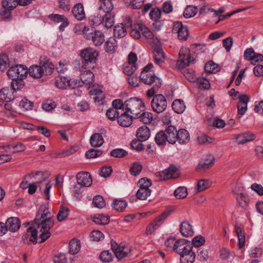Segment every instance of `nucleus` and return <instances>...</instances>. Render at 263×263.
I'll return each instance as SVG.
<instances>
[{
    "label": "nucleus",
    "instance_id": "f257e3e1",
    "mask_svg": "<svg viewBox=\"0 0 263 263\" xmlns=\"http://www.w3.org/2000/svg\"><path fill=\"white\" fill-rule=\"evenodd\" d=\"M153 64L149 63L143 68L140 76L141 81L145 84H153V86L147 91V96L148 98L152 97L162 85L160 79L155 76L154 72L151 70Z\"/></svg>",
    "mask_w": 263,
    "mask_h": 263
},
{
    "label": "nucleus",
    "instance_id": "f03ea898",
    "mask_svg": "<svg viewBox=\"0 0 263 263\" xmlns=\"http://www.w3.org/2000/svg\"><path fill=\"white\" fill-rule=\"evenodd\" d=\"M144 104L140 99L132 98L124 102V110L130 115H133L136 119L140 112L143 110Z\"/></svg>",
    "mask_w": 263,
    "mask_h": 263
},
{
    "label": "nucleus",
    "instance_id": "7ed1b4c3",
    "mask_svg": "<svg viewBox=\"0 0 263 263\" xmlns=\"http://www.w3.org/2000/svg\"><path fill=\"white\" fill-rule=\"evenodd\" d=\"M53 225L54 221L50 217L43 219L38 225L40 232L39 238L41 239V240L39 242V243L44 242L50 236L51 234L49 231L53 227Z\"/></svg>",
    "mask_w": 263,
    "mask_h": 263
},
{
    "label": "nucleus",
    "instance_id": "20e7f679",
    "mask_svg": "<svg viewBox=\"0 0 263 263\" xmlns=\"http://www.w3.org/2000/svg\"><path fill=\"white\" fill-rule=\"evenodd\" d=\"M55 85L57 87L65 89L67 87L70 89H75L81 86L80 82L74 79L69 80L66 77L58 76L55 78Z\"/></svg>",
    "mask_w": 263,
    "mask_h": 263
},
{
    "label": "nucleus",
    "instance_id": "39448f33",
    "mask_svg": "<svg viewBox=\"0 0 263 263\" xmlns=\"http://www.w3.org/2000/svg\"><path fill=\"white\" fill-rule=\"evenodd\" d=\"M153 97V98L151 102L153 110L158 114L163 112L167 107L166 98L161 94L154 95Z\"/></svg>",
    "mask_w": 263,
    "mask_h": 263
},
{
    "label": "nucleus",
    "instance_id": "423d86ee",
    "mask_svg": "<svg viewBox=\"0 0 263 263\" xmlns=\"http://www.w3.org/2000/svg\"><path fill=\"white\" fill-rule=\"evenodd\" d=\"M112 9V4L109 3V1H107L106 6L104 7L103 21L102 25L107 29L110 28L114 24V15L111 12Z\"/></svg>",
    "mask_w": 263,
    "mask_h": 263
},
{
    "label": "nucleus",
    "instance_id": "0eeeda50",
    "mask_svg": "<svg viewBox=\"0 0 263 263\" xmlns=\"http://www.w3.org/2000/svg\"><path fill=\"white\" fill-rule=\"evenodd\" d=\"M80 55L84 60V65L86 66L96 63L99 53L92 48H86L81 50Z\"/></svg>",
    "mask_w": 263,
    "mask_h": 263
},
{
    "label": "nucleus",
    "instance_id": "6e6552de",
    "mask_svg": "<svg viewBox=\"0 0 263 263\" xmlns=\"http://www.w3.org/2000/svg\"><path fill=\"white\" fill-rule=\"evenodd\" d=\"M194 59H191L190 51L189 48H181L179 53L177 64L178 66L183 68L189 65L190 63H194Z\"/></svg>",
    "mask_w": 263,
    "mask_h": 263
},
{
    "label": "nucleus",
    "instance_id": "1a4fd4ad",
    "mask_svg": "<svg viewBox=\"0 0 263 263\" xmlns=\"http://www.w3.org/2000/svg\"><path fill=\"white\" fill-rule=\"evenodd\" d=\"M89 30V29H84V37L87 40H91L94 45L96 46H99L101 45L104 42V35L100 31H95L87 33V31Z\"/></svg>",
    "mask_w": 263,
    "mask_h": 263
},
{
    "label": "nucleus",
    "instance_id": "9d476101",
    "mask_svg": "<svg viewBox=\"0 0 263 263\" xmlns=\"http://www.w3.org/2000/svg\"><path fill=\"white\" fill-rule=\"evenodd\" d=\"M173 32L178 34L180 40H187L189 35V30L186 26H183L180 22L174 23Z\"/></svg>",
    "mask_w": 263,
    "mask_h": 263
},
{
    "label": "nucleus",
    "instance_id": "9b49d317",
    "mask_svg": "<svg viewBox=\"0 0 263 263\" xmlns=\"http://www.w3.org/2000/svg\"><path fill=\"white\" fill-rule=\"evenodd\" d=\"M110 244L112 251L114 252L115 256L119 260L127 256L129 253L128 251V250H126L124 246L122 244L118 245L112 239L110 241Z\"/></svg>",
    "mask_w": 263,
    "mask_h": 263
},
{
    "label": "nucleus",
    "instance_id": "f8f14e48",
    "mask_svg": "<svg viewBox=\"0 0 263 263\" xmlns=\"http://www.w3.org/2000/svg\"><path fill=\"white\" fill-rule=\"evenodd\" d=\"M23 241L27 245H29L30 242L36 243L37 239V231L32 228L29 227L27 229V232L22 236Z\"/></svg>",
    "mask_w": 263,
    "mask_h": 263
},
{
    "label": "nucleus",
    "instance_id": "ddd939ff",
    "mask_svg": "<svg viewBox=\"0 0 263 263\" xmlns=\"http://www.w3.org/2000/svg\"><path fill=\"white\" fill-rule=\"evenodd\" d=\"M100 6L98 10L93 15L89 17V23L93 26H98L102 24L103 21V13L104 12V7L103 5L99 3Z\"/></svg>",
    "mask_w": 263,
    "mask_h": 263
},
{
    "label": "nucleus",
    "instance_id": "4468645a",
    "mask_svg": "<svg viewBox=\"0 0 263 263\" xmlns=\"http://www.w3.org/2000/svg\"><path fill=\"white\" fill-rule=\"evenodd\" d=\"M177 171V168L173 165H171L168 168L156 173V177L158 181L165 180L173 178L174 174Z\"/></svg>",
    "mask_w": 263,
    "mask_h": 263
},
{
    "label": "nucleus",
    "instance_id": "2eb2a0df",
    "mask_svg": "<svg viewBox=\"0 0 263 263\" xmlns=\"http://www.w3.org/2000/svg\"><path fill=\"white\" fill-rule=\"evenodd\" d=\"M77 183L85 187L90 186L92 182L91 175L86 172H81L76 176Z\"/></svg>",
    "mask_w": 263,
    "mask_h": 263
},
{
    "label": "nucleus",
    "instance_id": "dca6fc26",
    "mask_svg": "<svg viewBox=\"0 0 263 263\" xmlns=\"http://www.w3.org/2000/svg\"><path fill=\"white\" fill-rule=\"evenodd\" d=\"M174 251L180 254H183L184 252L189 251L190 249L193 248V246L190 241L185 239L177 240Z\"/></svg>",
    "mask_w": 263,
    "mask_h": 263
},
{
    "label": "nucleus",
    "instance_id": "f3484780",
    "mask_svg": "<svg viewBox=\"0 0 263 263\" xmlns=\"http://www.w3.org/2000/svg\"><path fill=\"white\" fill-rule=\"evenodd\" d=\"M235 141L238 144H243L247 142L254 140L256 136L251 132H245L237 134L235 136Z\"/></svg>",
    "mask_w": 263,
    "mask_h": 263
},
{
    "label": "nucleus",
    "instance_id": "a211bd4d",
    "mask_svg": "<svg viewBox=\"0 0 263 263\" xmlns=\"http://www.w3.org/2000/svg\"><path fill=\"white\" fill-rule=\"evenodd\" d=\"M123 111L120 112L121 115L118 118V122L122 126L128 127L131 125L134 116L129 115L125 111Z\"/></svg>",
    "mask_w": 263,
    "mask_h": 263
},
{
    "label": "nucleus",
    "instance_id": "6ab92c4d",
    "mask_svg": "<svg viewBox=\"0 0 263 263\" xmlns=\"http://www.w3.org/2000/svg\"><path fill=\"white\" fill-rule=\"evenodd\" d=\"M6 226L7 231L14 232L17 231L20 228L21 221L17 217H12L8 218L6 222Z\"/></svg>",
    "mask_w": 263,
    "mask_h": 263
},
{
    "label": "nucleus",
    "instance_id": "aec40b11",
    "mask_svg": "<svg viewBox=\"0 0 263 263\" xmlns=\"http://www.w3.org/2000/svg\"><path fill=\"white\" fill-rule=\"evenodd\" d=\"M167 142L172 144L177 141V130L174 126H168L165 130Z\"/></svg>",
    "mask_w": 263,
    "mask_h": 263
},
{
    "label": "nucleus",
    "instance_id": "412c9836",
    "mask_svg": "<svg viewBox=\"0 0 263 263\" xmlns=\"http://www.w3.org/2000/svg\"><path fill=\"white\" fill-rule=\"evenodd\" d=\"M153 53L156 64H159L164 62L165 55L161 47L159 46H156L154 47Z\"/></svg>",
    "mask_w": 263,
    "mask_h": 263
},
{
    "label": "nucleus",
    "instance_id": "4be33fe9",
    "mask_svg": "<svg viewBox=\"0 0 263 263\" xmlns=\"http://www.w3.org/2000/svg\"><path fill=\"white\" fill-rule=\"evenodd\" d=\"M72 12L74 17L78 21H82L85 18L83 6L81 3H78L74 6Z\"/></svg>",
    "mask_w": 263,
    "mask_h": 263
},
{
    "label": "nucleus",
    "instance_id": "5701e85b",
    "mask_svg": "<svg viewBox=\"0 0 263 263\" xmlns=\"http://www.w3.org/2000/svg\"><path fill=\"white\" fill-rule=\"evenodd\" d=\"M181 263H193L195 261L196 255L193 248L190 249L189 251L184 252L180 255Z\"/></svg>",
    "mask_w": 263,
    "mask_h": 263
},
{
    "label": "nucleus",
    "instance_id": "b1692460",
    "mask_svg": "<svg viewBox=\"0 0 263 263\" xmlns=\"http://www.w3.org/2000/svg\"><path fill=\"white\" fill-rule=\"evenodd\" d=\"M28 72L30 76L35 79L41 78L44 74V69L41 65H32L28 69Z\"/></svg>",
    "mask_w": 263,
    "mask_h": 263
},
{
    "label": "nucleus",
    "instance_id": "393cba45",
    "mask_svg": "<svg viewBox=\"0 0 263 263\" xmlns=\"http://www.w3.org/2000/svg\"><path fill=\"white\" fill-rule=\"evenodd\" d=\"M150 130L146 126L139 127L137 131V137L141 141H145L150 136Z\"/></svg>",
    "mask_w": 263,
    "mask_h": 263
},
{
    "label": "nucleus",
    "instance_id": "a878e982",
    "mask_svg": "<svg viewBox=\"0 0 263 263\" xmlns=\"http://www.w3.org/2000/svg\"><path fill=\"white\" fill-rule=\"evenodd\" d=\"M40 65L47 74H50L54 68V65L45 56H42L40 58Z\"/></svg>",
    "mask_w": 263,
    "mask_h": 263
},
{
    "label": "nucleus",
    "instance_id": "bb28decb",
    "mask_svg": "<svg viewBox=\"0 0 263 263\" xmlns=\"http://www.w3.org/2000/svg\"><path fill=\"white\" fill-rule=\"evenodd\" d=\"M104 50L109 53H113L117 48V42L114 37H109L104 44Z\"/></svg>",
    "mask_w": 263,
    "mask_h": 263
},
{
    "label": "nucleus",
    "instance_id": "cd10ccee",
    "mask_svg": "<svg viewBox=\"0 0 263 263\" xmlns=\"http://www.w3.org/2000/svg\"><path fill=\"white\" fill-rule=\"evenodd\" d=\"M180 232L184 237H190L193 235L194 231L192 226L186 221H183L180 227Z\"/></svg>",
    "mask_w": 263,
    "mask_h": 263
},
{
    "label": "nucleus",
    "instance_id": "c85d7f7f",
    "mask_svg": "<svg viewBox=\"0 0 263 263\" xmlns=\"http://www.w3.org/2000/svg\"><path fill=\"white\" fill-rule=\"evenodd\" d=\"M40 183L39 190L41 192H43L47 200H49V191L52 186L51 184L49 182H47L46 179H43L42 182H37L36 184Z\"/></svg>",
    "mask_w": 263,
    "mask_h": 263
},
{
    "label": "nucleus",
    "instance_id": "c756f323",
    "mask_svg": "<svg viewBox=\"0 0 263 263\" xmlns=\"http://www.w3.org/2000/svg\"><path fill=\"white\" fill-rule=\"evenodd\" d=\"M190 140V136L189 132L184 129H180L177 131V141L180 144H185Z\"/></svg>",
    "mask_w": 263,
    "mask_h": 263
},
{
    "label": "nucleus",
    "instance_id": "7c9ffc66",
    "mask_svg": "<svg viewBox=\"0 0 263 263\" xmlns=\"http://www.w3.org/2000/svg\"><path fill=\"white\" fill-rule=\"evenodd\" d=\"M94 77V74L91 71L87 70L81 74V80L83 84L90 85L93 82Z\"/></svg>",
    "mask_w": 263,
    "mask_h": 263
},
{
    "label": "nucleus",
    "instance_id": "2f4dec72",
    "mask_svg": "<svg viewBox=\"0 0 263 263\" xmlns=\"http://www.w3.org/2000/svg\"><path fill=\"white\" fill-rule=\"evenodd\" d=\"M90 143L93 147H100L104 143L102 136L99 133L93 134L90 137Z\"/></svg>",
    "mask_w": 263,
    "mask_h": 263
},
{
    "label": "nucleus",
    "instance_id": "473e14b6",
    "mask_svg": "<svg viewBox=\"0 0 263 263\" xmlns=\"http://www.w3.org/2000/svg\"><path fill=\"white\" fill-rule=\"evenodd\" d=\"M69 253L72 255L77 254L81 248V243L79 240L73 239L69 243Z\"/></svg>",
    "mask_w": 263,
    "mask_h": 263
},
{
    "label": "nucleus",
    "instance_id": "72a5a7b5",
    "mask_svg": "<svg viewBox=\"0 0 263 263\" xmlns=\"http://www.w3.org/2000/svg\"><path fill=\"white\" fill-rule=\"evenodd\" d=\"M173 110L178 114L182 113L185 109V105L184 101L180 99H176L172 105Z\"/></svg>",
    "mask_w": 263,
    "mask_h": 263
},
{
    "label": "nucleus",
    "instance_id": "f704fd0d",
    "mask_svg": "<svg viewBox=\"0 0 263 263\" xmlns=\"http://www.w3.org/2000/svg\"><path fill=\"white\" fill-rule=\"evenodd\" d=\"M1 99L7 102L13 100L14 96L12 92L8 88H4L0 90Z\"/></svg>",
    "mask_w": 263,
    "mask_h": 263
},
{
    "label": "nucleus",
    "instance_id": "c9c22d12",
    "mask_svg": "<svg viewBox=\"0 0 263 263\" xmlns=\"http://www.w3.org/2000/svg\"><path fill=\"white\" fill-rule=\"evenodd\" d=\"M155 140L159 146L165 145L167 142L165 130H160L156 135Z\"/></svg>",
    "mask_w": 263,
    "mask_h": 263
},
{
    "label": "nucleus",
    "instance_id": "e433bc0d",
    "mask_svg": "<svg viewBox=\"0 0 263 263\" xmlns=\"http://www.w3.org/2000/svg\"><path fill=\"white\" fill-rule=\"evenodd\" d=\"M214 160V157L212 155H209L200 162L198 167L203 170L208 169L213 164Z\"/></svg>",
    "mask_w": 263,
    "mask_h": 263
},
{
    "label": "nucleus",
    "instance_id": "4c0bfd02",
    "mask_svg": "<svg viewBox=\"0 0 263 263\" xmlns=\"http://www.w3.org/2000/svg\"><path fill=\"white\" fill-rule=\"evenodd\" d=\"M127 33V30L124 24H119L115 26L114 28V35L115 37L121 38L124 37Z\"/></svg>",
    "mask_w": 263,
    "mask_h": 263
},
{
    "label": "nucleus",
    "instance_id": "58836bf2",
    "mask_svg": "<svg viewBox=\"0 0 263 263\" xmlns=\"http://www.w3.org/2000/svg\"><path fill=\"white\" fill-rule=\"evenodd\" d=\"M127 202L122 199H116L112 203L114 210L118 212H122L126 207Z\"/></svg>",
    "mask_w": 263,
    "mask_h": 263
},
{
    "label": "nucleus",
    "instance_id": "ea45409f",
    "mask_svg": "<svg viewBox=\"0 0 263 263\" xmlns=\"http://www.w3.org/2000/svg\"><path fill=\"white\" fill-rule=\"evenodd\" d=\"M152 191L151 189H139L136 193L137 197L140 200H147L151 201V199L148 197L151 195Z\"/></svg>",
    "mask_w": 263,
    "mask_h": 263
},
{
    "label": "nucleus",
    "instance_id": "a19ab883",
    "mask_svg": "<svg viewBox=\"0 0 263 263\" xmlns=\"http://www.w3.org/2000/svg\"><path fill=\"white\" fill-rule=\"evenodd\" d=\"M136 118L139 119L140 121L144 124H149L153 120V115L149 112H143L139 114Z\"/></svg>",
    "mask_w": 263,
    "mask_h": 263
},
{
    "label": "nucleus",
    "instance_id": "79ce46f5",
    "mask_svg": "<svg viewBox=\"0 0 263 263\" xmlns=\"http://www.w3.org/2000/svg\"><path fill=\"white\" fill-rule=\"evenodd\" d=\"M235 232L236 233L239 241V246L242 248L245 243V233L242 229L238 226L235 227Z\"/></svg>",
    "mask_w": 263,
    "mask_h": 263
},
{
    "label": "nucleus",
    "instance_id": "37998d69",
    "mask_svg": "<svg viewBox=\"0 0 263 263\" xmlns=\"http://www.w3.org/2000/svg\"><path fill=\"white\" fill-rule=\"evenodd\" d=\"M170 215V212L165 211L160 216L157 217L152 222L154 227L158 228L164 221L165 219Z\"/></svg>",
    "mask_w": 263,
    "mask_h": 263
},
{
    "label": "nucleus",
    "instance_id": "c03bdc74",
    "mask_svg": "<svg viewBox=\"0 0 263 263\" xmlns=\"http://www.w3.org/2000/svg\"><path fill=\"white\" fill-rule=\"evenodd\" d=\"M93 221L98 224L105 225L109 222V219L107 216L103 214H98L94 216Z\"/></svg>",
    "mask_w": 263,
    "mask_h": 263
},
{
    "label": "nucleus",
    "instance_id": "a18cd8bd",
    "mask_svg": "<svg viewBox=\"0 0 263 263\" xmlns=\"http://www.w3.org/2000/svg\"><path fill=\"white\" fill-rule=\"evenodd\" d=\"M2 5L4 9L13 10L17 5V0H3Z\"/></svg>",
    "mask_w": 263,
    "mask_h": 263
},
{
    "label": "nucleus",
    "instance_id": "49530a36",
    "mask_svg": "<svg viewBox=\"0 0 263 263\" xmlns=\"http://www.w3.org/2000/svg\"><path fill=\"white\" fill-rule=\"evenodd\" d=\"M111 156L115 158H123L128 155V152L122 148H115L110 152Z\"/></svg>",
    "mask_w": 263,
    "mask_h": 263
},
{
    "label": "nucleus",
    "instance_id": "de8ad7c7",
    "mask_svg": "<svg viewBox=\"0 0 263 263\" xmlns=\"http://www.w3.org/2000/svg\"><path fill=\"white\" fill-rule=\"evenodd\" d=\"M211 186V182L208 179H201L197 183L198 192H202Z\"/></svg>",
    "mask_w": 263,
    "mask_h": 263
},
{
    "label": "nucleus",
    "instance_id": "09e8293b",
    "mask_svg": "<svg viewBox=\"0 0 263 263\" xmlns=\"http://www.w3.org/2000/svg\"><path fill=\"white\" fill-rule=\"evenodd\" d=\"M152 184L151 180L147 178H141L138 182V185L139 187V189H149V187Z\"/></svg>",
    "mask_w": 263,
    "mask_h": 263
},
{
    "label": "nucleus",
    "instance_id": "8fccbe9b",
    "mask_svg": "<svg viewBox=\"0 0 263 263\" xmlns=\"http://www.w3.org/2000/svg\"><path fill=\"white\" fill-rule=\"evenodd\" d=\"M24 83L22 78L12 80L11 86L13 91H16L17 90H20L24 87Z\"/></svg>",
    "mask_w": 263,
    "mask_h": 263
},
{
    "label": "nucleus",
    "instance_id": "3c124183",
    "mask_svg": "<svg viewBox=\"0 0 263 263\" xmlns=\"http://www.w3.org/2000/svg\"><path fill=\"white\" fill-rule=\"evenodd\" d=\"M68 215V208L65 206H61L60 211L57 215V219L59 221H62L67 217Z\"/></svg>",
    "mask_w": 263,
    "mask_h": 263
},
{
    "label": "nucleus",
    "instance_id": "603ef678",
    "mask_svg": "<svg viewBox=\"0 0 263 263\" xmlns=\"http://www.w3.org/2000/svg\"><path fill=\"white\" fill-rule=\"evenodd\" d=\"M92 203L95 207L99 209H102L105 205L104 199L100 195L96 196L93 198Z\"/></svg>",
    "mask_w": 263,
    "mask_h": 263
},
{
    "label": "nucleus",
    "instance_id": "864d4df0",
    "mask_svg": "<svg viewBox=\"0 0 263 263\" xmlns=\"http://www.w3.org/2000/svg\"><path fill=\"white\" fill-rule=\"evenodd\" d=\"M9 58L6 54H0V70L4 71L9 67Z\"/></svg>",
    "mask_w": 263,
    "mask_h": 263
},
{
    "label": "nucleus",
    "instance_id": "5fc2aeb1",
    "mask_svg": "<svg viewBox=\"0 0 263 263\" xmlns=\"http://www.w3.org/2000/svg\"><path fill=\"white\" fill-rule=\"evenodd\" d=\"M197 9L192 6H187L183 12V16L185 18H190L194 16L197 13Z\"/></svg>",
    "mask_w": 263,
    "mask_h": 263
},
{
    "label": "nucleus",
    "instance_id": "6e6d98bb",
    "mask_svg": "<svg viewBox=\"0 0 263 263\" xmlns=\"http://www.w3.org/2000/svg\"><path fill=\"white\" fill-rule=\"evenodd\" d=\"M102 154V151L100 149H90L85 153L87 158L91 159L100 156Z\"/></svg>",
    "mask_w": 263,
    "mask_h": 263
},
{
    "label": "nucleus",
    "instance_id": "4d7b16f0",
    "mask_svg": "<svg viewBox=\"0 0 263 263\" xmlns=\"http://www.w3.org/2000/svg\"><path fill=\"white\" fill-rule=\"evenodd\" d=\"M174 194L178 199L184 198L187 195V189L185 187H179L174 191Z\"/></svg>",
    "mask_w": 263,
    "mask_h": 263
},
{
    "label": "nucleus",
    "instance_id": "13d9d810",
    "mask_svg": "<svg viewBox=\"0 0 263 263\" xmlns=\"http://www.w3.org/2000/svg\"><path fill=\"white\" fill-rule=\"evenodd\" d=\"M138 28L140 29L142 34L147 39H152L154 35L152 32L145 25L138 24Z\"/></svg>",
    "mask_w": 263,
    "mask_h": 263
},
{
    "label": "nucleus",
    "instance_id": "bf43d9fd",
    "mask_svg": "<svg viewBox=\"0 0 263 263\" xmlns=\"http://www.w3.org/2000/svg\"><path fill=\"white\" fill-rule=\"evenodd\" d=\"M142 166L139 162H134L130 167L129 171L132 175L136 176L141 172Z\"/></svg>",
    "mask_w": 263,
    "mask_h": 263
},
{
    "label": "nucleus",
    "instance_id": "052dcab7",
    "mask_svg": "<svg viewBox=\"0 0 263 263\" xmlns=\"http://www.w3.org/2000/svg\"><path fill=\"white\" fill-rule=\"evenodd\" d=\"M69 64L65 60L60 61L56 65V70L61 73L66 72L68 69Z\"/></svg>",
    "mask_w": 263,
    "mask_h": 263
},
{
    "label": "nucleus",
    "instance_id": "680f3d73",
    "mask_svg": "<svg viewBox=\"0 0 263 263\" xmlns=\"http://www.w3.org/2000/svg\"><path fill=\"white\" fill-rule=\"evenodd\" d=\"M137 69L136 64L127 63L123 66V72L127 75L130 76Z\"/></svg>",
    "mask_w": 263,
    "mask_h": 263
},
{
    "label": "nucleus",
    "instance_id": "e2e57ef3",
    "mask_svg": "<svg viewBox=\"0 0 263 263\" xmlns=\"http://www.w3.org/2000/svg\"><path fill=\"white\" fill-rule=\"evenodd\" d=\"M17 65L12 66L7 71V75L11 80L18 78Z\"/></svg>",
    "mask_w": 263,
    "mask_h": 263
},
{
    "label": "nucleus",
    "instance_id": "0e129e2a",
    "mask_svg": "<svg viewBox=\"0 0 263 263\" xmlns=\"http://www.w3.org/2000/svg\"><path fill=\"white\" fill-rule=\"evenodd\" d=\"M255 55L256 53L252 48H248L245 50L244 52L245 58L247 60L251 61V63L253 65H254V60Z\"/></svg>",
    "mask_w": 263,
    "mask_h": 263
},
{
    "label": "nucleus",
    "instance_id": "69168bd1",
    "mask_svg": "<svg viewBox=\"0 0 263 263\" xmlns=\"http://www.w3.org/2000/svg\"><path fill=\"white\" fill-rule=\"evenodd\" d=\"M120 111L117 110L116 108H109L108 109L106 113L107 117L111 120H114L116 118H118Z\"/></svg>",
    "mask_w": 263,
    "mask_h": 263
},
{
    "label": "nucleus",
    "instance_id": "338daca9",
    "mask_svg": "<svg viewBox=\"0 0 263 263\" xmlns=\"http://www.w3.org/2000/svg\"><path fill=\"white\" fill-rule=\"evenodd\" d=\"M20 106L26 110L32 109L33 106V103L30 100L24 98L20 103Z\"/></svg>",
    "mask_w": 263,
    "mask_h": 263
},
{
    "label": "nucleus",
    "instance_id": "774afa93",
    "mask_svg": "<svg viewBox=\"0 0 263 263\" xmlns=\"http://www.w3.org/2000/svg\"><path fill=\"white\" fill-rule=\"evenodd\" d=\"M101 260L104 262H109L112 260V255L108 250L102 252L100 255Z\"/></svg>",
    "mask_w": 263,
    "mask_h": 263
}]
</instances>
